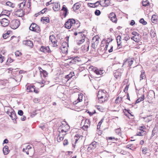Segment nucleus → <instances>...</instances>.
<instances>
[{"instance_id": "f257e3e1", "label": "nucleus", "mask_w": 158, "mask_h": 158, "mask_svg": "<svg viewBox=\"0 0 158 158\" xmlns=\"http://www.w3.org/2000/svg\"><path fill=\"white\" fill-rule=\"evenodd\" d=\"M5 112L13 120H15L17 116L14 110L8 104L7 105H3Z\"/></svg>"}, {"instance_id": "f03ea898", "label": "nucleus", "mask_w": 158, "mask_h": 158, "mask_svg": "<svg viewBox=\"0 0 158 158\" xmlns=\"http://www.w3.org/2000/svg\"><path fill=\"white\" fill-rule=\"evenodd\" d=\"M107 95L108 94L105 90L103 89L99 90L97 95L99 102L102 103L107 100Z\"/></svg>"}, {"instance_id": "7ed1b4c3", "label": "nucleus", "mask_w": 158, "mask_h": 158, "mask_svg": "<svg viewBox=\"0 0 158 158\" xmlns=\"http://www.w3.org/2000/svg\"><path fill=\"white\" fill-rule=\"evenodd\" d=\"M76 24L75 20L73 19H69L64 24L65 27L67 29H70L72 27L74 28V26Z\"/></svg>"}, {"instance_id": "20e7f679", "label": "nucleus", "mask_w": 158, "mask_h": 158, "mask_svg": "<svg viewBox=\"0 0 158 158\" xmlns=\"http://www.w3.org/2000/svg\"><path fill=\"white\" fill-rule=\"evenodd\" d=\"M20 24V21L17 19L13 20L10 23L11 28L14 29L17 28L19 26Z\"/></svg>"}, {"instance_id": "39448f33", "label": "nucleus", "mask_w": 158, "mask_h": 158, "mask_svg": "<svg viewBox=\"0 0 158 158\" xmlns=\"http://www.w3.org/2000/svg\"><path fill=\"white\" fill-rule=\"evenodd\" d=\"M30 30L39 33L40 31V27L36 24L32 23L29 27Z\"/></svg>"}, {"instance_id": "423d86ee", "label": "nucleus", "mask_w": 158, "mask_h": 158, "mask_svg": "<svg viewBox=\"0 0 158 158\" xmlns=\"http://www.w3.org/2000/svg\"><path fill=\"white\" fill-rule=\"evenodd\" d=\"M97 145V143L95 141L92 142L87 148V150L89 152H92V151L94 149Z\"/></svg>"}, {"instance_id": "0eeeda50", "label": "nucleus", "mask_w": 158, "mask_h": 158, "mask_svg": "<svg viewBox=\"0 0 158 158\" xmlns=\"http://www.w3.org/2000/svg\"><path fill=\"white\" fill-rule=\"evenodd\" d=\"M123 69H118L114 72V76L117 79H119L123 71Z\"/></svg>"}, {"instance_id": "6e6552de", "label": "nucleus", "mask_w": 158, "mask_h": 158, "mask_svg": "<svg viewBox=\"0 0 158 158\" xmlns=\"http://www.w3.org/2000/svg\"><path fill=\"white\" fill-rule=\"evenodd\" d=\"M134 58H129L125 59L124 60V62L123 63V66L126 63H127L129 67L130 68H131V65L133 63Z\"/></svg>"}, {"instance_id": "1a4fd4ad", "label": "nucleus", "mask_w": 158, "mask_h": 158, "mask_svg": "<svg viewBox=\"0 0 158 158\" xmlns=\"http://www.w3.org/2000/svg\"><path fill=\"white\" fill-rule=\"evenodd\" d=\"M68 46V44L66 42H63L61 47V50L63 53L67 52L68 49L67 47Z\"/></svg>"}, {"instance_id": "9d476101", "label": "nucleus", "mask_w": 158, "mask_h": 158, "mask_svg": "<svg viewBox=\"0 0 158 158\" xmlns=\"http://www.w3.org/2000/svg\"><path fill=\"white\" fill-rule=\"evenodd\" d=\"M35 86L33 85H29L27 86V92H34L36 93H38V91L37 90L35 89Z\"/></svg>"}, {"instance_id": "9b49d317", "label": "nucleus", "mask_w": 158, "mask_h": 158, "mask_svg": "<svg viewBox=\"0 0 158 158\" xmlns=\"http://www.w3.org/2000/svg\"><path fill=\"white\" fill-rule=\"evenodd\" d=\"M0 22L2 26L4 27H6L9 23V21L6 18H2Z\"/></svg>"}, {"instance_id": "f8f14e48", "label": "nucleus", "mask_w": 158, "mask_h": 158, "mask_svg": "<svg viewBox=\"0 0 158 158\" xmlns=\"http://www.w3.org/2000/svg\"><path fill=\"white\" fill-rule=\"evenodd\" d=\"M70 129V127L68 124H66L65 125H62L60 127L58 128V130L60 129L61 130V131L67 132Z\"/></svg>"}, {"instance_id": "ddd939ff", "label": "nucleus", "mask_w": 158, "mask_h": 158, "mask_svg": "<svg viewBox=\"0 0 158 158\" xmlns=\"http://www.w3.org/2000/svg\"><path fill=\"white\" fill-rule=\"evenodd\" d=\"M79 34H80V36H81L82 39L77 41V44L78 45H80L85 41V36L84 34H82V32H79Z\"/></svg>"}, {"instance_id": "4468645a", "label": "nucleus", "mask_w": 158, "mask_h": 158, "mask_svg": "<svg viewBox=\"0 0 158 158\" xmlns=\"http://www.w3.org/2000/svg\"><path fill=\"white\" fill-rule=\"evenodd\" d=\"M23 43L27 46H29L31 48H32L33 46V42L31 41L28 40H24L23 41Z\"/></svg>"}, {"instance_id": "2eb2a0df", "label": "nucleus", "mask_w": 158, "mask_h": 158, "mask_svg": "<svg viewBox=\"0 0 158 158\" xmlns=\"http://www.w3.org/2000/svg\"><path fill=\"white\" fill-rule=\"evenodd\" d=\"M89 42L87 41V42H86V44L81 47V49L83 52H87L88 51L89 48Z\"/></svg>"}, {"instance_id": "dca6fc26", "label": "nucleus", "mask_w": 158, "mask_h": 158, "mask_svg": "<svg viewBox=\"0 0 158 158\" xmlns=\"http://www.w3.org/2000/svg\"><path fill=\"white\" fill-rule=\"evenodd\" d=\"M41 51L45 53L49 52L50 51V48L48 47H44L42 46L40 48Z\"/></svg>"}, {"instance_id": "f3484780", "label": "nucleus", "mask_w": 158, "mask_h": 158, "mask_svg": "<svg viewBox=\"0 0 158 158\" xmlns=\"http://www.w3.org/2000/svg\"><path fill=\"white\" fill-rule=\"evenodd\" d=\"M61 10L64 11L63 15L64 18L66 17L67 14L69 13V12L67 7H65V5L63 6Z\"/></svg>"}, {"instance_id": "a211bd4d", "label": "nucleus", "mask_w": 158, "mask_h": 158, "mask_svg": "<svg viewBox=\"0 0 158 158\" xmlns=\"http://www.w3.org/2000/svg\"><path fill=\"white\" fill-rule=\"evenodd\" d=\"M121 37L120 35H118L117 36L116 40L118 44V48L119 49L122 47V46L121 45Z\"/></svg>"}, {"instance_id": "6ab92c4d", "label": "nucleus", "mask_w": 158, "mask_h": 158, "mask_svg": "<svg viewBox=\"0 0 158 158\" xmlns=\"http://www.w3.org/2000/svg\"><path fill=\"white\" fill-rule=\"evenodd\" d=\"M137 35H134L131 38V39L135 42H138L139 40V34L138 33H135Z\"/></svg>"}, {"instance_id": "aec40b11", "label": "nucleus", "mask_w": 158, "mask_h": 158, "mask_svg": "<svg viewBox=\"0 0 158 158\" xmlns=\"http://www.w3.org/2000/svg\"><path fill=\"white\" fill-rule=\"evenodd\" d=\"M41 21H43L44 23L47 24L49 23V19L48 17H43L41 19Z\"/></svg>"}, {"instance_id": "412c9836", "label": "nucleus", "mask_w": 158, "mask_h": 158, "mask_svg": "<svg viewBox=\"0 0 158 158\" xmlns=\"http://www.w3.org/2000/svg\"><path fill=\"white\" fill-rule=\"evenodd\" d=\"M89 119H86L85 121L84 125L82 127V128L85 130L88 128L89 126L88 124L89 125Z\"/></svg>"}, {"instance_id": "4be33fe9", "label": "nucleus", "mask_w": 158, "mask_h": 158, "mask_svg": "<svg viewBox=\"0 0 158 158\" xmlns=\"http://www.w3.org/2000/svg\"><path fill=\"white\" fill-rule=\"evenodd\" d=\"M146 134V131L143 129L142 130H138L137 133V135L138 136H143Z\"/></svg>"}, {"instance_id": "5701e85b", "label": "nucleus", "mask_w": 158, "mask_h": 158, "mask_svg": "<svg viewBox=\"0 0 158 158\" xmlns=\"http://www.w3.org/2000/svg\"><path fill=\"white\" fill-rule=\"evenodd\" d=\"M81 5L78 3H75L73 7L74 11H75L77 10H78L80 7Z\"/></svg>"}, {"instance_id": "b1692460", "label": "nucleus", "mask_w": 158, "mask_h": 158, "mask_svg": "<svg viewBox=\"0 0 158 158\" xmlns=\"http://www.w3.org/2000/svg\"><path fill=\"white\" fill-rule=\"evenodd\" d=\"M9 151L8 146H5L3 148V152L4 155H6L8 154L9 153Z\"/></svg>"}, {"instance_id": "393cba45", "label": "nucleus", "mask_w": 158, "mask_h": 158, "mask_svg": "<svg viewBox=\"0 0 158 158\" xmlns=\"http://www.w3.org/2000/svg\"><path fill=\"white\" fill-rule=\"evenodd\" d=\"M50 40L52 43H57V40H56L55 37L53 35H51L49 37Z\"/></svg>"}, {"instance_id": "a878e982", "label": "nucleus", "mask_w": 158, "mask_h": 158, "mask_svg": "<svg viewBox=\"0 0 158 158\" xmlns=\"http://www.w3.org/2000/svg\"><path fill=\"white\" fill-rule=\"evenodd\" d=\"M60 134H61V133L59 134L56 137V140L58 142H59L63 140L64 139L63 136L60 135Z\"/></svg>"}, {"instance_id": "bb28decb", "label": "nucleus", "mask_w": 158, "mask_h": 158, "mask_svg": "<svg viewBox=\"0 0 158 158\" xmlns=\"http://www.w3.org/2000/svg\"><path fill=\"white\" fill-rule=\"evenodd\" d=\"M148 96L150 97L151 98H152L155 97V93L154 91L152 90H151L149 91Z\"/></svg>"}, {"instance_id": "cd10ccee", "label": "nucleus", "mask_w": 158, "mask_h": 158, "mask_svg": "<svg viewBox=\"0 0 158 158\" xmlns=\"http://www.w3.org/2000/svg\"><path fill=\"white\" fill-rule=\"evenodd\" d=\"M157 19V16L156 15H152L151 18V21L152 23H156V20Z\"/></svg>"}, {"instance_id": "c85d7f7f", "label": "nucleus", "mask_w": 158, "mask_h": 158, "mask_svg": "<svg viewBox=\"0 0 158 158\" xmlns=\"http://www.w3.org/2000/svg\"><path fill=\"white\" fill-rule=\"evenodd\" d=\"M144 94H143L142 96L139 98L136 101L135 103H138L141 101L143 100L144 99Z\"/></svg>"}, {"instance_id": "c756f323", "label": "nucleus", "mask_w": 158, "mask_h": 158, "mask_svg": "<svg viewBox=\"0 0 158 158\" xmlns=\"http://www.w3.org/2000/svg\"><path fill=\"white\" fill-rule=\"evenodd\" d=\"M92 70L98 75H101V74H100V71H99L98 69H96V68H95L92 69Z\"/></svg>"}, {"instance_id": "7c9ffc66", "label": "nucleus", "mask_w": 158, "mask_h": 158, "mask_svg": "<svg viewBox=\"0 0 158 158\" xmlns=\"http://www.w3.org/2000/svg\"><path fill=\"white\" fill-rule=\"evenodd\" d=\"M95 38L96 39V40L95 43H92V47L93 48H95V44H98V38L97 37L96 38V37H95Z\"/></svg>"}, {"instance_id": "2f4dec72", "label": "nucleus", "mask_w": 158, "mask_h": 158, "mask_svg": "<svg viewBox=\"0 0 158 158\" xmlns=\"http://www.w3.org/2000/svg\"><path fill=\"white\" fill-rule=\"evenodd\" d=\"M142 5L144 6H148L149 4V2L146 0H143L142 2Z\"/></svg>"}, {"instance_id": "473e14b6", "label": "nucleus", "mask_w": 158, "mask_h": 158, "mask_svg": "<svg viewBox=\"0 0 158 158\" xmlns=\"http://www.w3.org/2000/svg\"><path fill=\"white\" fill-rule=\"evenodd\" d=\"M74 75V73H70L69 75H67L65 76V78L68 79V80H69V79L71 78Z\"/></svg>"}, {"instance_id": "72a5a7b5", "label": "nucleus", "mask_w": 158, "mask_h": 158, "mask_svg": "<svg viewBox=\"0 0 158 158\" xmlns=\"http://www.w3.org/2000/svg\"><path fill=\"white\" fill-rule=\"evenodd\" d=\"M6 5L11 7L12 8H13L15 7V5L9 1L7 2L6 3Z\"/></svg>"}, {"instance_id": "f704fd0d", "label": "nucleus", "mask_w": 158, "mask_h": 158, "mask_svg": "<svg viewBox=\"0 0 158 158\" xmlns=\"http://www.w3.org/2000/svg\"><path fill=\"white\" fill-rule=\"evenodd\" d=\"M150 34L151 37L154 38L156 36V33L153 30H151L150 32Z\"/></svg>"}, {"instance_id": "c9c22d12", "label": "nucleus", "mask_w": 158, "mask_h": 158, "mask_svg": "<svg viewBox=\"0 0 158 158\" xmlns=\"http://www.w3.org/2000/svg\"><path fill=\"white\" fill-rule=\"evenodd\" d=\"M110 19L113 22L116 23L117 22V18L116 15L115 16H113L112 18H110Z\"/></svg>"}, {"instance_id": "e433bc0d", "label": "nucleus", "mask_w": 158, "mask_h": 158, "mask_svg": "<svg viewBox=\"0 0 158 158\" xmlns=\"http://www.w3.org/2000/svg\"><path fill=\"white\" fill-rule=\"evenodd\" d=\"M149 116H148L147 117L143 118L144 121L146 122H148L151 121L152 118H149Z\"/></svg>"}, {"instance_id": "4c0bfd02", "label": "nucleus", "mask_w": 158, "mask_h": 158, "mask_svg": "<svg viewBox=\"0 0 158 158\" xmlns=\"http://www.w3.org/2000/svg\"><path fill=\"white\" fill-rule=\"evenodd\" d=\"M58 132H59V134L61 133V134H60V135L63 136V137H64V135L66 134V133L67 132H65V131L64 132V131H61V130L60 131L59 130Z\"/></svg>"}, {"instance_id": "58836bf2", "label": "nucleus", "mask_w": 158, "mask_h": 158, "mask_svg": "<svg viewBox=\"0 0 158 158\" xmlns=\"http://www.w3.org/2000/svg\"><path fill=\"white\" fill-rule=\"evenodd\" d=\"M13 61V60L11 58H8L7 60L6 61V65H8L10 63L12 62Z\"/></svg>"}, {"instance_id": "ea45409f", "label": "nucleus", "mask_w": 158, "mask_h": 158, "mask_svg": "<svg viewBox=\"0 0 158 158\" xmlns=\"http://www.w3.org/2000/svg\"><path fill=\"white\" fill-rule=\"evenodd\" d=\"M139 22L140 23L143 24V25H146L147 24V22L145 21L144 19L143 18L140 19L139 20Z\"/></svg>"}, {"instance_id": "a19ab883", "label": "nucleus", "mask_w": 158, "mask_h": 158, "mask_svg": "<svg viewBox=\"0 0 158 158\" xmlns=\"http://www.w3.org/2000/svg\"><path fill=\"white\" fill-rule=\"evenodd\" d=\"M148 148L146 147L142 148V152L144 154H146L147 153V152L148 151Z\"/></svg>"}, {"instance_id": "79ce46f5", "label": "nucleus", "mask_w": 158, "mask_h": 158, "mask_svg": "<svg viewBox=\"0 0 158 158\" xmlns=\"http://www.w3.org/2000/svg\"><path fill=\"white\" fill-rule=\"evenodd\" d=\"M100 4V3L98 1L96 2V3L93 4V5L91 6V7H95L96 6H98Z\"/></svg>"}, {"instance_id": "37998d69", "label": "nucleus", "mask_w": 158, "mask_h": 158, "mask_svg": "<svg viewBox=\"0 0 158 158\" xmlns=\"http://www.w3.org/2000/svg\"><path fill=\"white\" fill-rule=\"evenodd\" d=\"M101 13V11L99 10H96L94 12L95 14L97 16L99 15Z\"/></svg>"}, {"instance_id": "c03bdc74", "label": "nucleus", "mask_w": 158, "mask_h": 158, "mask_svg": "<svg viewBox=\"0 0 158 158\" xmlns=\"http://www.w3.org/2000/svg\"><path fill=\"white\" fill-rule=\"evenodd\" d=\"M25 2H21L20 4L19 7L20 9H22L23 7L25 6Z\"/></svg>"}, {"instance_id": "a18cd8bd", "label": "nucleus", "mask_w": 158, "mask_h": 158, "mask_svg": "<svg viewBox=\"0 0 158 158\" xmlns=\"http://www.w3.org/2000/svg\"><path fill=\"white\" fill-rule=\"evenodd\" d=\"M31 147L30 145H28L27 146L26 148H23V152H25V150H28L30 149L31 148Z\"/></svg>"}, {"instance_id": "49530a36", "label": "nucleus", "mask_w": 158, "mask_h": 158, "mask_svg": "<svg viewBox=\"0 0 158 158\" xmlns=\"http://www.w3.org/2000/svg\"><path fill=\"white\" fill-rule=\"evenodd\" d=\"M115 16V14L113 12L111 13L109 15V19H110V18H112V17L113 16Z\"/></svg>"}, {"instance_id": "de8ad7c7", "label": "nucleus", "mask_w": 158, "mask_h": 158, "mask_svg": "<svg viewBox=\"0 0 158 158\" xmlns=\"http://www.w3.org/2000/svg\"><path fill=\"white\" fill-rule=\"evenodd\" d=\"M15 53L16 56H20L22 55L21 53L19 52V51H17L16 52H15Z\"/></svg>"}, {"instance_id": "09e8293b", "label": "nucleus", "mask_w": 158, "mask_h": 158, "mask_svg": "<svg viewBox=\"0 0 158 158\" xmlns=\"http://www.w3.org/2000/svg\"><path fill=\"white\" fill-rule=\"evenodd\" d=\"M121 130L120 128H118L115 130L116 133L118 135L120 134Z\"/></svg>"}, {"instance_id": "8fccbe9b", "label": "nucleus", "mask_w": 158, "mask_h": 158, "mask_svg": "<svg viewBox=\"0 0 158 158\" xmlns=\"http://www.w3.org/2000/svg\"><path fill=\"white\" fill-rule=\"evenodd\" d=\"M33 101L34 102L37 103L40 102V99L38 98H35L33 99Z\"/></svg>"}, {"instance_id": "3c124183", "label": "nucleus", "mask_w": 158, "mask_h": 158, "mask_svg": "<svg viewBox=\"0 0 158 158\" xmlns=\"http://www.w3.org/2000/svg\"><path fill=\"white\" fill-rule=\"evenodd\" d=\"M71 59H72L71 61H69L70 64H74L76 63L74 60L73 58V57L71 58Z\"/></svg>"}, {"instance_id": "603ef678", "label": "nucleus", "mask_w": 158, "mask_h": 158, "mask_svg": "<svg viewBox=\"0 0 158 158\" xmlns=\"http://www.w3.org/2000/svg\"><path fill=\"white\" fill-rule=\"evenodd\" d=\"M130 39V37L129 35L127 34L126 35V36L124 38V40L126 41H127L128 40Z\"/></svg>"}, {"instance_id": "864d4df0", "label": "nucleus", "mask_w": 158, "mask_h": 158, "mask_svg": "<svg viewBox=\"0 0 158 158\" xmlns=\"http://www.w3.org/2000/svg\"><path fill=\"white\" fill-rule=\"evenodd\" d=\"M73 58L74 60L76 63L79 62V58H78L77 56L74 57H73Z\"/></svg>"}, {"instance_id": "5fc2aeb1", "label": "nucleus", "mask_w": 158, "mask_h": 158, "mask_svg": "<svg viewBox=\"0 0 158 158\" xmlns=\"http://www.w3.org/2000/svg\"><path fill=\"white\" fill-rule=\"evenodd\" d=\"M4 57L0 54V61L2 63L4 61Z\"/></svg>"}, {"instance_id": "6e6d98bb", "label": "nucleus", "mask_w": 158, "mask_h": 158, "mask_svg": "<svg viewBox=\"0 0 158 158\" xmlns=\"http://www.w3.org/2000/svg\"><path fill=\"white\" fill-rule=\"evenodd\" d=\"M145 72H141V74L140 75V80H141L142 79H143L144 78L143 77H144V76L143 75H144V73Z\"/></svg>"}, {"instance_id": "4d7b16f0", "label": "nucleus", "mask_w": 158, "mask_h": 158, "mask_svg": "<svg viewBox=\"0 0 158 158\" xmlns=\"http://www.w3.org/2000/svg\"><path fill=\"white\" fill-rule=\"evenodd\" d=\"M18 114L20 116H22L23 114V111L21 110H19L18 111Z\"/></svg>"}, {"instance_id": "13d9d810", "label": "nucleus", "mask_w": 158, "mask_h": 158, "mask_svg": "<svg viewBox=\"0 0 158 158\" xmlns=\"http://www.w3.org/2000/svg\"><path fill=\"white\" fill-rule=\"evenodd\" d=\"M47 8H44L41 11H40V12L41 14H44L46 11L47 10Z\"/></svg>"}, {"instance_id": "bf43d9fd", "label": "nucleus", "mask_w": 158, "mask_h": 158, "mask_svg": "<svg viewBox=\"0 0 158 158\" xmlns=\"http://www.w3.org/2000/svg\"><path fill=\"white\" fill-rule=\"evenodd\" d=\"M132 146H133L132 144H131L130 145L128 144L126 146V148H128V149H131V148L132 147Z\"/></svg>"}, {"instance_id": "052dcab7", "label": "nucleus", "mask_w": 158, "mask_h": 158, "mask_svg": "<svg viewBox=\"0 0 158 158\" xmlns=\"http://www.w3.org/2000/svg\"><path fill=\"white\" fill-rule=\"evenodd\" d=\"M9 36V35H7L6 34H3V37L4 39H6L8 38Z\"/></svg>"}, {"instance_id": "680f3d73", "label": "nucleus", "mask_w": 158, "mask_h": 158, "mask_svg": "<svg viewBox=\"0 0 158 158\" xmlns=\"http://www.w3.org/2000/svg\"><path fill=\"white\" fill-rule=\"evenodd\" d=\"M68 143V141L67 139H65L63 142V144L64 145H67Z\"/></svg>"}, {"instance_id": "e2e57ef3", "label": "nucleus", "mask_w": 158, "mask_h": 158, "mask_svg": "<svg viewBox=\"0 0 158 158\" xmlns=\"http://www.w3.org/2000/svg\"><path fill=\"white\" fill-rule=\"evenodd\" d=\"M79 136L78 135H76L75 137L74 138L75 139V143H76L77 141H78V137H79Z\"/></svg>"}, {"instance_id": "0e129e2a", "label": "nucleus", "mask_w": 158, "mask_h": 158, "mask_svg": "<svg viewBox=\"0 0 158 158\" xmlns=\"http://www.w3.org/2000/svg\"><path fill=\"white\" fill-rule=\"evenodd\" d=\"M128 88H129V85H127L125 88V89H124V92H125V91H127L128 90Z\"/></svg>"}, {"instance_id": "69168bd1", "label": "nucleus", "mask_w": 158, "mask_h": 158, "mask_svg": "<svg viewBox=\"0 0 158 158\" xmlns=\"http://www.w3.org/2000/svg\"><path fill=\"white\" fill-rule=\"evenodd\" d=\"M135 21L134 20H132L131 21L130 24V25H131V26H133L135 24Z\"/></svg>"}, {"instance_id": "338daca9", "label": "nucleus", "mask_w": 158, "mask_h": 158, "mask_svg": "<svg viewBox=\"0 0 158 158\" xmlns=\"http://www.w3.org/2000/svg\"><path fill=\"white\" fill-rule=\"evenodd\" d=\"M88 113H89V114L90 116H92L93 114H95L96 113V111H95L94 112H91L88 111Z\"/></svg>"}, {"instance_id": "774afa93", "label": "nucleus", "mask_w": 158, "mask_h": 158, "mask_svg": "<svg viewBox=\"0 0 158 158\" xmlns=\"http://www.w3.org/2000/svg\"><path fill=\"white\" fill-rule=\"evenodd\" d=\"M8 142V140L7 139H6L4 140L3 143H7Z\"/></svg>"}]
</instances>
